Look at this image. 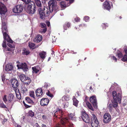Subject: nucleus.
Listing matches in <instances>:
<instances>
[{
  "mask_svg": "<svg viewBox=\"0 0 127 127\" xmlns=\"http://www.w3.org/2000/svg\"><path fill=\"white\" fill-rule=\"evenodd\" d=\"M120 93L118 95L115 91H113L112 93V95L114 99V101L112 103V105L114 107H116L118 105V101L119 103H120L122 98L121 91V89L119 90Z\"/></svg>",
  "mask_w": 127,
  "mask_h": 127,
  "instance_id": "nucleus-1",
  "label": "nucleus"
},
{
  "mask_svg": "<svg viewBox=\"0 0 127 127\" xmlns=\"http://www.w3.org/2000/svg\"><path fill=\"white\" fill-rule=\"evenodd\" d=\"M48 5L49 11L51 13L55 14L60 10V7L57 4L56 1L49 0Z\"/></svg>",
  "mask_w": 127,
  "mask_h": 127,
  "instance_id": "nucleus-2",
  "label": "nucleus"
},
{
  "mask_svg": "<svg viewBox=\"0 0 127 127\" xmlns=\"http://www.w3.org/2000/svg\"><path fill=\"white\" fill-rule=\"evenodd\" d=\"M38 10L40 18L42 19H44L45 17L49 14L50 12L49 11V9L47 7H44L43 9L39 8Z\"/></svg>",
  "mask_w": 127,
  "mask_h": 127,
  "instance_id": "nucleus-3",
  "label": "nucleus"
},
{
  "mask_svg": "<svg viewBox=\"0 0 127 127\" xmlns=\"http://www.w3.org/2000/svg\"><path fill=\"white\" fill-rule=\"evenodd\" d=\"M68 121V119L66 118H62L60 121L61 124L63 126V127H73V125L72 123H66Z\"/></svg>",
  "mask_w": 127,
  "mask_h": 127,
  "instance_id": "nucleus-4",
  "label": "nucleus"
},
{
  "mask_svg": "<svg viewBox=\"0 0 127 127\" xmlns=\"http://www.w3.org/2000/svg\"><path fill=\"white\" fill-rule=\"evenodd\" d=\"M91 117V123L92 127H97L98 126L99 122L97 118L94 114H92Z\"/></svg>",
  "mask_w": 127,
  "mask_h": 127,
  "instance_id": "nucleus-5",
  "label": "nucleus"
},
{
  "mask_svg": "<svg viewBox=\"0 0 127 127\" xmlns=\"http://www.w3.org/2000/svg\"><path fill=\"white\" fill-rule=\"evenodd\" d=\"M26 10L29 14H33L36 10V6L34 4H29Z\"/></svg>",
  "mask_w": 127,
  "mask_h": 127,
  "instance_id": "nucleus-6",
  "label": "nucleus"
},
{
  "mask_svg": "<svg viewBox=\"0 0 127 127\" xmlns=\"http://www.w3.org/2000/svg\"><path fill=\"white\" fill-rule=\"evenodd\" d=\"M4 36L5 37L3 36L4 40L2 44V46L3 48H6V40L7 42L11 43H13V41L11 39L8 34H6Z\"/></svg>",
  "mask_w": 127,
  "mask_h": 127,
  "instance_id": "nucleus-7",
  "label": "nucleus"
},
{
  "mask_svg": "<svg viewBox=\"0 0 127 127\" xmlns=\"http://www.w3.org/2000/svg\"><path fill=\"white\" fill-rule=\"evenodd\" d=\"M81 117L86 123H90V118L88 115L85 111L82 112Z\"/></svg>",
  "mask_w": 127,
  "mask_h": 127,
  "instance_id": "nucleus-8",
  "label": "nucleus"
},
{
  "mask_svg": "<svg viewBox=\"0 0 127 127\" xmlns=\"http://www.w3.org/2000/svg\"><path fill=\"white\" fill-rule=\"evenodd\" d=\"M23 9V7L20 5H16L13 9V12L15 13L21 12Z\"/></svg>",
  "mask_w": 127,
  "mask_h": 127,
  "instance_id": "nucleus-9",
  "label": "nucleus"
},
{
  "mask_svg": "<svg viewBox=\"0 0 127 127\" xmlns=\"http://www.w3.org/2000/svg\"><path fill=\"white\" fill-rule=\"evenodd\" d=\"M18 68L22 69L24 71H26L28 69V66L25 63H21L17 65Z\"/></svg>",
  "mask_w": 127,
  "mask_h": 127,
  "instance_id": "nucleus-10",
  "label": "nucleus"
},
{
  "mask_svg": "<svg viewBox=\"0 0 127 127\" xmlns=\"http://www.w3.org/2000/svg\"><path fill=\"white\" fill-rule=\"evenodd\" d=\"M1 26L2 31L3 33V35L5 37L4 35L6 34H8L7 33L8 32L6 26L5 22H2Z\"/></svg>",
  "mask_w": 127,
  "mask_h": 127,
  "instance_id": "nucleus-11",
  "label": "nucleus"
},
{
  "mask_svg": "<svg viewBox=\"0 0 127 127\" xmlns=\"http://www.w3.org/2000/svg\"><path fill=\"white\" fill-rule=\"evenodd\" d=\"M90 102L92 103L94 107L95 108L97 107V103L96 98L95 96H93L90 98Z\"/></svg>",
  "mask_w": 127,
  "mask_h": 127,
  "instance_id": "nucleus-12",
  "label": "nucleus"
},
{
  "mask_svg": "<svg viewBox=\"0 0 127 127\" xmlns=\"http://www.w3.org/2000/svg\"><path fill=\"white\" fill-rule=\"evenodd\" d=\"M7 12V9L6 6L2 3L0 2V14H5Z\"/></svg>",
  "mask_w": 127,
  "mask_h": 127,
  "instance_id": "nucleus-13",
  "label": "nucleus"
},
{
  "mask_svg": "<svg viewBox=\"0 0 127 127\" xmlns=\"http://www.w3.org/2000/svg\"><path fill=\"white\" fill-rule=\"evenodd\" d=\"M11 84L13 88L16 89L18 87L20 84L17 80L14 79L12 80L11 81Z\"/></svg>",
  "mask_w": 127,
  "mask_h": 127,
  "instance_id": "nucleus-14",
  "label": "nucleus"
},
{
  "mask_svg": "<svg viewBox=\"0 0 127 127\" xmlns=\"http://www.w3.org/2000/svg\"><path fill=\"white\" fill-rule=\"evenodd\" d=\"M49 102V100L47 98H43L40 101V105L43 106H47Z\"/></svg>",
  "mask_w": 127,
  "mask_h": 127,
  "instance_id": "nucleus-15",
  "label": "nucleus"
},
{
  "mask_svg": "<svg viewBox=\"0 0 127 127\" xmlns=\"http://www.w3.org/2000/svg\"><path fill=\"white\" fill-rule=\"evenodd\" d=\"M43 89L42 88H40L36 90L35 93L37 97L40 96L41 97L43 96L44 94L43 91Z\"/></svg>",
  "mask_w": 127,
  "mask_h": 127,
  "instance_id": "nucleus-16",
  "label": "nucleus"
},
{
  "mask_svg": "<svg viewBox=\"0 0 127 127\" xmlns=\"http://www.w3.org/2000/svg\"><path fill=\"white\" fill-rule=\"evenodd\" d=\"M111 116L109 114L106 113L104 116L103 122L106 123L109 122L111 120Z\"/></svg>",
  "mask_w": 127,
  "mask_h": 127,
  "instance_id": "nucleus-17",
  "label": "nucleus"
},
{
  "mask_svg": "<svg viewBox=\"0 0 127 127\" xmlns=\"http://www.w3.org/2000/svg\"><path fill=\"white\" fill-rule=\"evenodd\" d=\"M104 8L107 10L109 11L111 9V6L109 2L106 1L103 4Z\"/></svg>",
  "mask_w": 127,
  "mask_h": 127,
  "instance_id": "nucleus-18",
  "label": "nucleus"
},
{
  "mask_svg": "<svg viewBox=\"0 0 127 127\" xmlns=\"http://www.w3.org/2000/svg\"><path fill=\"white\" fill-rule=\"evenodd\" d=\"M42 36L40 35H37L34 39L35 42L38 43L40 42L42 40Z\"/></svg>",
  "mask_w": 127,
  "mask_h": 127,
  "instance_id": "nucleus-19",
  "label": "nucleus"
},
{
  "mask_svg": "<svg viewBox=\"0 0 127 127\" xmlns=\"http://www.w3.org/2000/svg\"><path fill=\"white\" fill-rule=\"evenodd\" d=\"M26 102L28 104L32 105H34V102L31 98L28 97H26L25 98Z\"/></svg>",
  "mask_w": 127,
  "mask_h": 127,
  "instance_id": "nucleus-20",
  "label": "nucleus"
},
{
  "mask_svg": "<svg viewBox=\"0 0 127 127\" xmlns=\"http://www.w3.org/2000/svg\"><path fill=\"white\" fill-rule=\"evenodd\" d=\"M13 67L12 65L10 64H7L5 67V70L6 71H8L12 70Z\"/></svg>",
  "mask_w": 127,
  "mask_h": 127,
  "instance_id": "nucleus-21",
  "label": "nucleus"
},
{
  "mask_svg": "<svg viewBox=\"0 0 127 127\" xmlns=\"http://www.w3.org/2000/svg\"><path fill=\"white\" fill-rule=\"evenodd\" d=\"M52 114L53 116V120L54 121H56V120L57 118L59 117H58L59 114L57 109L56 110L53 111Z\"/></svg>",
  "mask_w": 127,
  "mask_h": 127,
  "instance_id": "nucleus-22",
  "label": "nucleus"
},
{
  "mask_svg": "<svg viewBox=\"0 0 127 127\" xmlns=\"http://www.w3.org/2000/svg\"><path fill=\"white\" fill-rule=\"evenodd\" d=\"M19 77L20 80L23 82L25 81V79L28 77L26 75L23 74H21L19 75Z\"/></svg>",
  "mask_w": 127,
  "mask_h": 127,
  "instance_id": "nucleus-23",
  "label": "nucleus"
},
{
  "mask_svg": "<svg viewBox=\"0 0 127 127\" xmlns=\"http://www.w3.org/2000/svg\"><path fill=\"white\" fill-rule=\"evenodd\" d=\"M39 54L40 58L44 60L46 57V53L45 52L43 51L39 52Z\"/></svg>",
  "mask_w": 127,
  "mask_h": 127,
  "instance_id": "nucleus-24",
  "label": "nucleus"
},
{
  "mask_svg": "<svg viewBox=\"0 0 127 127\" xmlns=\"http://www.w3.org/2000/svg\"><path fill=\"white\" fill-rule=\"evenodd\" d=\"M14 95L12 94H10L8 97L7 100L8 102L10 103L13 100V99L14 98Z\"/></svg>",
  "mask_w": 127,
  "mask_h": 127,
  "instance_id": "nucleus-25",
  "label": "nucleus"
},
{
  "mask_svg": "<svg viewBox=\"0 0 127 127\" xmlns=\"http://www.w3.org/2000/svg\"><path fill=\"white\" fill-rule=\"evenodd\" d=\"M31 80L30 78L28 77L27 78L25 79V81L23 82L27 86L29 85L31 83Z\"/></svg>",
  "mask_w": 127,
  "mask_h": 127,
  "instance_id": "nucleus-26",
  "label": "nucleus"
},
{
  "mask_svg": "<svg viewBox=\"0 0 127 127\" xmlns=\"http://www.w3.org/2000/svg\"><path fill=\"white\" fill-rule=\"evenodd\" d=\"M28 91V90L25 86H22L21 88V92L23 94H26Z\"/></svg>",
  "mask_w": 127,
  "mask_h": 127,
  "instance_id": "nucleus-27",
  "label": "nucleus"
},
{
  "mask_svg": "<svg viewBox=\"0 0 127 127\" xmlns=\"http://www.w3.org/2000/svg\"><path fill=\"white\" fill-rule=\"evenodd\" d=\"M57 111L58 113L59 114V116H60L61 117H62L63 116H64V113L63 111L61 109L57 108Z\"/></svg>",
  "mask_w": 127,
  "mask_h": 127,
  "instance_id": "nucleus-28",
  "label": "nucleus"
},
{
  "mask_svg": "<svg viewBox=\"0 0 127 127\" xmlns=\"http://www.w3.org/2000/svg\"><path fill=\"white\" fill-rule=\"evenodd\" d=\"M30 52L28 50H27L25 48H23V49L22 54L24 55H28L30 54Z\"/></svg>",
  "mask_w": 127,
  "mask_h": 127,
  "instance_id": "nucleus-29",
  "label": "nucleus"
},
{
  "mask_svg": "<svg viewBox=\"0 0 127 127\" xmlns=\"http://www.w3.org/2000/svg\"><path fill=\"white\" fill-rule=\"evenodd\" d=\"M73 104L76 107L78 106L79 101L74 96L73 99Z\"/></svg>",
  "mask_w": 127,
  "mask_h": 127,
  "instance_id": "nucleus-30",
  "label": "nucleus"
},
{
  "mask_svg": "<svg viewBox=\"0 0 127 127\" xmlns=\"http://www.w3.org/2000/svg\"><path fill=\"white\" fill-rule=\"evenodd\" d=\"M70 26V24L68 22H66L63 25L64 29V30L67 29V28H69Z\"/></svg>",
  "mask_w": 127,
  "mask_h": 127,
  "instance_id": "nucleus-31",
  "label": "nucleus"
},
{
  "mask_svg": "<svg viewBox=\"0 0 127 127\" xmlns=\"http://www.w3.org/2000/svg\"><path fill=\"white\" fill-rule=\"evenodd\" d=\"M35 3L36 5L38 7H41L42 6V4L40 0H35Z\"/></svg>",
  "mask_w": 127,
  "mask_h": 127,
  "instance_id": "nucleus-32",
  "label": "nucleus"
},
{
  "mask_svg": "<svg viewBox=\"0 0 127 127\" xmlns=\"http://www.w3.org/2000/svg\"><path fill=\"white\" fill-rule=\"evenodd\" d=\"M34 113L31 110H29L28 112V116L31 117H33L34 115Z\"/></svg>",
  "mask_w": 127,
  "mask_h": 127,
  "instance_id": "nucleus-33",
  "label": "nucleus"
},
{
  "mask_svg": "<svg viewBox=\"0 0 127 127\" xmlns=\"http://www.w3.org/2000/svg\"><path fill=\"white\" fill-rule=\"evenodd\" d=\"M35 44L31 42H29V47L32 49H34L35 48L34 47L35 46Z\"/></svg>",
  "mask_w": 127,
  "mask_h": 127,
  "instance_id": "nucleus-34",
  "label": "nucleus"
},
{
  "mask_svg": "<svg viewBox=\"0 0 127 127\" xmlns=\"http://www.w3.org/2000/svg\"><path fill=\"white\" fill-rule=\"evenodd\" d=\"M60 5L62 8H64L66 7L65 2L64 1H62L61 2Z\"/></svg>",
  "mask_w": 127,
  "mask_h": 127,
  "instance_id": "nucleus-35",
  "label": "nucleus"
},
{
  "mask_svg": "<svg viewBox=\"0 0 127 127\" xmlns=\"http://www.w3.org/2000/svg\"><path fill=\"white\" fill-rule=\"evenodd\" d=\"M86 104L88 108L91 110H92L93 108L89 102H87L86 103Z\"/></svg>",
  "mask_w": 127,
  "mask_h": 127,
  "instance_id": "nucleus-36",
  "label": "nucleus"
},
{
  "mask_svg": "<svg viewBox=\"0 0 127 127\" xmlns=\"http://www.w3.org/2000/svg\"><path fill=\"white\" fill-rule=\"evenodd\" d=\"M69 117L72 120L74 118H75V114L74 112L73 113H70L69 114Z\"/></svg>",
  "mask_w": 127,
  "mask_h": 127,
  "instance_id": "nucleus-37",
  "label": "nucleus"
},
{
  "mask_svg": "<svg viewBox=\"0 0 127 127\" xmlns=\"http://www.w3.org/2000/svg\"><path fill=\"white\" fill-rule=\"evenodd\" d=\"M0 107L2 108H7L6 106L4 105L3 102H0Z\"/></svg>",
  "mask_w": 127,
  "mask_h": 127,
  "instance_id": "nucleus-38",
  "label": "nucleus"
},
{
  "mask_svg": "<svg viewBox=\"0 0 127 127\" xmlns=\"http://www.w3.org/2000/svg\"><path fill=\"white\" fill-rule=\"evenodd\" d=\"M32 69L33 71L36 73H37L39 71V70L35 67H32Z\"/></svg>",
  "mask_w": 127,
  "mask_h": 127,
  "instance_id": "nucleus-39",
  "label": "nucleus"
},
{
  "mask_svg": "<svg viewBox=\"0 0 127 127\" xmlns=\"http://www.w3.org/2000/svg\"><path fill=\"white\" fill-rule=\"evenodd\" d=\"M39 26L41 28H42L46 27V25L44 23H41L40 24Z\"/></svg>",
  "mask_w": 127,
  "mask_h": 127,
  "instance_id": "nucleus-40",
  "label": "nucleus"
},
{
  "mask_svg": "<svg viewBox=\"0 0 127 127\" xmlns=\"http://www.w3.org/2000/svg\"><path fill=\"white\" fill-rule=\"evenodd\" d=\"M46 94L47 96L51 98H52L54 96L52 94H51L50 92L49 91H48V92L46 93Z\"/></svg>",
  "mask_w": 127,
  "mask_h": 127,
  "instance_id": "nucleus-41",
  "label": "nucleus"
},
{
  "mask_svg": "<svg viewBox=\"0 0 127 127\" xmlns=\"http://www.w3.org/2000/svg\"><path fill=\"white\" fill-rule=\"evenodd\" d=\"M101 26L103 28V29H105L106 27H108V25L107 23L106 24L105 23H103L102 25Z\"/></svg>",
  "mask_w": 127,
  "mask_h": 127,
  "instance_id": "nucleus-42",
  "label": "nucleus"
},
{
  "mask_svg": "<svg viewBox=\"0 0 127 127\" xmlns=\"http://www.w3.org/2000/svg\"><path fill=\"white\" fill-rule=\"evenodd\" d=\"M16 96L17 98L19 99H21V95L20 92H19L17 93H16Z\"/></svg>",
  "mask_w": 127,
  "mask_h": 127,
  "instance_id": "nucleus-43",
  "label": "nucleus"
},
{
  "mask_svg": "<svg viewBox=\"0 0 127 127\" xmlns=\"http://www.w3.org/2000/svg\"><path fill=\"white\" fill-rule=\"evenodd\" d=\"M122 60L124 62L127 61V55H124L123 58L122 59Z\"/></svg>",
  "mask_w": 127,
  "mask_h": 127,
  "instance_id": "nucleus-44",
  "label": "nucleus"
},
{
  "mask_svg": "<svg viewBox=\"0 0 127 127\" xmlns=\"http://www.w3.org/2000/svg\"><path fill=\"white\" fill-rule=\"evenodd\" d=\"M63 98L65 100L68 101L69 99V97L68 95H65L63 97Z\"/></svg>",
  "mask_w": 127,
  "mask_h": 127,
  "instance_id": "nucleus-45",
  "label": "nucleus"
},
{
  "mask_svg": "<svg viewBox=\"0 0 127 127\" xmlns=\"http://www.w3.org/2000/svg\"><path fill=\"white\" fill-rule=\"evenodd\" d=\"M23 103L25 107L26 108H28L32 107V105H29L26 104L25 102V101H23Z\"/></svg>",
  "mask_w": 127,
  "mask_h": 127,
  "instance_id": "nucleus-46",
  "label": "nucleus"
},
{
  "mask_svg": "<svg viewBox=\"0 0 127 127\" xmlns=\"http://www.w3.org/2000/svg\"><path fill=\"white\" fill-rule=\"evenodd\" d=\"M30 96L32 97L34 99H35L34 97V92L33 91H32L30 93Z\"/></svg>",
  "mask_w": 127,
  "mask_h": 127,
  "instance_id": "nucleus-47",
  "label": "nucleus"
},
{
  "mask_svg": "<svg viewBox=\"0 0 127 127\" xmlns=\"http://www.w3.org/2000/svg\"><path fill=\"white\" fill-rule=\"evenodd\" d=\"M48 86H49L48 84L47 83H45L44 86L42 88L43 89L45 88V89H46Z\"/></svg>",
  "mask_w": 127,
  "mask_h": 127,
  "instance_id": "nucleus-48",
  "label": "nucleus"
},
{
  "mask_svg": "<svg viewBox=\"0 0 127 127\" xmlns=\"http://www.w3.org/2000/svg\"><path fill=\"white\" fill-rule=\"evenodd\" d=\"M108 107L109 109L110 112V111H111V103L110 102H108Z\"/></svg>",
  "mask_w": 127,
  "mask_h": 127,
  "instance_id": "nucleus-49",
  "label": "nucleus"
},
{
  "mask_svg": "<svg viewBox=\"0 0 127 127\" xmlns=\"http://www.w3.org/2000/svg\"><path fill=\"white\" fill-rule=\"evenodd\" d=\"M117 55L118 57L119 58H120L122 57L123 55L120 52L119 53H118Z\"/></svg>",
  "mask_w": 127,
  "mask_h": 127,
  "instance_id": "nucleus-50",
  "label": "nucleus"
},
{
  "mask_svg": "<svg viewBox=\"0 0 127 127\" xmlns=\"http://www.w3.org/2000/svg\"><path fill=\"white\" fill-rule=\"evenodd\" d=\"M43 28V29H41V32L42 33H45L46 32L47 28L46 27H45Z\"/></svg>",
  "mask_w": 127,
  "mask_h": 127,
  "instance_id": "nucleus-51",
  "label": "nucleus"
},
{
  "mask_svg": "<svg viewBox=\"0 0 127 127\" xmlns=\"http://www.w3.org/2000/svg\"><path fill=\"white\" fill-rule=\"evenodd\" d=\"M3 100L4 102L5 103H6V102L7 101V99L6 96V95H4V97L3 98Z\"/></svg>",
  "mask_w": 127,
  "mask_h": 127,
  "instance_id": "nucleus-52",
  "label": "nucleus"
},
{
  "mask_svg": "<svg viewBox=\"0 0 127 127\" xmlns=\"http://www.w3.org/2000/svg\"><path fill=\"white\" fill-rule=\"evenodd\" d=\"M70 89L69 88H66L64 89V90L66 93H69L70 91Z\"/></svg>",
  "mask_w": 127,
  "mask_h": 127,
  "instance_id": "nucleus-53",
  "label": "nucleus"
},
{
  "mask_svg": "<svg viewBox=\"0 0 127 127\" xmlns=\"http://www.w3.org/2000/svg\"><path fill=\"white\" fill-rule=\"evenodd\" d=\"M89 19V17L88 16H85L84 18V19L86 22L88 21Z\"/></svg>",
  "mask_w": 127,
  "mask_h": 127,
  "instance_id": "nucleus-54",
  "label": "nucleus"
},
{
  "mask_svg": "<svg viewBox=\"0 0 127 127\" xmlns=\"http://www.w3.org/2000/svg\"><path fill=\"white\" fill-rule=\"evenodd\" d=\"M80 18L78 17H76L74 19L75 20L76 22H78L80 21Z\"/></svg>",
  "mask_w": 127,
  "mask_h": 127,
  "instance_id": "nucleus-55",
  "label": "nucleus"
},
{
  "mask_svg": "<svg viewBox=\"0 0 127 127\" xmlns=\"http://www.w3.org/2000/svg\"><path fill=\"white\" fill-rule=\"evenodd\" d=\"M110 91V90L107 93V95L108 97L109 98H110L111 97V93Z\"/></svg>",
  "mask_w": 127,
  "mask_h": 127,
  "instance_id": "nucleus-56",
  "label": "nucleus"
},
{
  "mask_svg": "<svg viewBox=\"0 0 127 127\" xmlns=\"http://www.w3.org/2000/svg\"><path fill=\"white\" fill-rule=\"evenodd\" d=\"M124 51L125 53V54L127 55V46H125L124 47Z\"/></svg>",
  "mask_w": 127,
  "mask_h": 127,
  "instance_id": "nucleus-57",
  "label": "nucleus"
},
{
  "mask_svg": "<svg viewBox=\"0 0 127 127\" xmlns=\"http://www.w3.org/2000/svg\"><path fill=\"white\" fill-rule=\"evenodd\" d=\"M64 108H66L67 107L68 105V102H66L64 104Z\"/></svg>",
  "mask_w": 127,
  "mask_h": 127,
  "instance_id": "nucleus-58",
  "label": "nucleus"
},
{
  "mask_svg": "<svg viewBox=\"0 0 127 127\" xmlns=\"http://www.w3.org/2000/svg\"><path fill=\"white\" fill-rule=\"evenodd\" d=\"M1 78L2 81L3 82L5 81V76L4 75H2L1 76Z\"/></svg>",
  "mask_w": 127,
  "mask_h": 127,
  "instance_id": "nucleus-59",
  "label": "nucleus"
},
{
  "mask_svg": "<svg viewBox=\"0 0 127 127\" xmlns=\"http://www.w3.org/2000/svg\"><path fill=\"white\" fill-rule=\"evenodd\" d=\"M79 26L80 27L81 26L82 27H86V25L84 24H82L79 25Z\"/></svg>",
  "mask_w": 127,
  "mask_h": 127,
  "instance_id": "nucleus-60",
  "label": "nucleus"
},
{
  "mask_svg": "<svg viewBox=\"0 0 127 127\" xmlns=\"http://www.w3.org/2000/svg\"><path fill=\"white\" fill-rule=\"evenodd\" d=\"M23 1L26 2L27 3H28L31 1V0H22Z\"/></svg>",
  "mask_w": 127,
  "mask_h": 127,
  "instance_id": "nucleus-61",
  "label": "nucleus"
},
{
  "mask_svg": "<svg viewBox=\"0 0 127 127\" xmlns=\"http://www.w3.org/2000/svg\"><path fill=\"white\" fill-rule=\"evenodd\" d=\"M7 45L9 47L11 48H13L14 47L12 45L10 44H7Z\"/></svg>",
  "mask_w": 127,
  "mask_h": 127,
  "instance_id": "nucleus-62",
  "label": "nucleus"
},
{
  "mask_svg": "<svg viewBox=\"0 0 127 127\" xmlns=\"http://www.w3.org/2000/svg\"><path fill=\"white\" fill-rule=\"evenodd\" d=\"M42 118L44 119H46L47 118L46 116L45 115H43L42 116Z\"/></svg>",
  "mask_w": 127,
  "mask_h": 127,
  "instance_id": "nucleus-63",
  "label": "nucleus"
},
{
  "mask_svg": "<svg viewBox=\"0 0 127 127\" xmlns=\"http://www.w3.org/2000/svg\"><path fill=\"white\" fill-rule=\"evenodd\" d=\"M55 89L54 88H53L51 89V91L53 93H55V91H54Z\"/></svg>",
  "mask_w": 127,
  "mask_h": 127,
  "instance_id": "nucleus-64",
  "label": "nucleus"
}]
</instances>
